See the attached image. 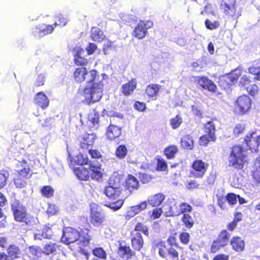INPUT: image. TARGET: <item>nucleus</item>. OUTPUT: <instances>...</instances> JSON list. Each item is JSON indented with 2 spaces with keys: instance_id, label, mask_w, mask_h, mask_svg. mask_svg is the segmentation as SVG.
<instances>
[{
  "instance_id": "44",
  "label": "nucleus",
  "mask_w": 260,
  "mask_h": 260,
  "mask_svg": "<svg viewBox=\"0 0 260 260\" xmlns=\"http://www.w3.org/2000/svg\"><path fill=\"white\" fill-rule=\"evenodd\" d=\"M182 221L187 228H191L193 225V219L188 214H184Z\"/></svg>"
},
{
  "instance_id": "12",
  "label": "nucleus",
  "mask_w": 260,
  "mask_h": 260,
  "mask_svg": "<svg viewBox=\"0 0 260 260\" xmlns=\"http://www.w3.org/2000/svg\"><path fill=\"white\" fill-rule=\"evenodd\" d=\"M54 26L53 25H46L44 24L38 25L32 29V34L37 38H41L45 35L51 33Z\"/></svg>"
},
{
  "instance_id": "28",
  "label": "nucleus",
  "mask_w": 260,
  "mask_h": 260,
  "mask_svg": "<svg viewBox=\"0 0 260 260\" xmlns=\"http://www.w3.org/2000/svg\"><path fill=\"white\" fill-rule=\"evenodd\" d=\"M87 70L86 68L83 67L77 68L74 73L75 81L79 83L84 82Z\"/></svg>"
},
{
  "instance_id": "62",
  "label": "nucleus",
  "mask_w": 260,
  "mask_h": 260,
  "mask_svg": "<svg viewBox=\"0 0 260 260\" xmlns=\"http://www.w3.org/2000/svg\"><path fill=\"white\" fill-rule=\"evenodd\" d=\"M157 167L159 170L162 171H165L166 169L167 165L166 161L164 160L158 159L157 163Z\"/></svg>"
},
{
  "instance_id": "5",
  "label": "nucleus",
  "mask_w": 260,
  "mask_h": 260,
  "mask_svg": "<svg viewBox=\"0 0 260 260\" xmlns=\"http://www.w3.org/2000/svg\"><path fill=\"white\" fill-rule=\"evenodd\" d=\"M208 163L200 159L194 161L191 166L190 174L195 178H202L207 170Z\"/></svg>"
},
{
  "instance_id": "42",
  "label": "nucleus",
  "mask_w": 260,
  "mask_h": 260,
  "mask_svg": "<svg viewBox=\"0 0 260 260\" xmlns=\"http://www.w3.org/2000/svg\"><path fill=\"white\" fill-rule=\"evenodd\" d=\"M56 248V246L55 244L51 242H50L45 245V246L43 247V251L44 253H45L47 255H48L55 251Z\"/></svg>"
},
{
  "instance_id": "3",
  "label": "nucleus",
  "mask_w": 260,
  "mask_h": 260,
  "mask_svg": "<svg viewBox=\"0 0 260 260\" xmlns=\"http://www.w3.org/2000/svg\"><path fill=\"white\" fill-rule=\"evenodd\" d=\"M246 161V155L240 146L233 147L229 157V166L236 169H241Z\"/></svg>"
},
{
  "instance_id": "23",
  "label": "nucleus",
  "mask_w": 260,
  "mask_h": 260,
  "mask_svg": "<svg viewBox=\"0 0 260 260\" xmlns=\"http://www.w3.org/2000/svg\"><path fill=\"white\" fill-rule=\"evenodd\" d=\"M147 203L146 201L142 202L140 205L132 206L127 212V216L133 217L147 208Z\"/></svg>"
},
{
  "instance_id": "14",
  "label": "nucleus",
  "mask_w": 260,
  "mask_h": 260,
  "mask_svg": "<svg viewBox=\"0 0 260 260\" xmlns=\"http://www.w3.org/2000/svg\"><path fill=\"white\" fill-rule=\"evenodd\" d=\"M104 192L106 196L114 199H116L120 195H121L122 198L124 197V196L122 195L123 193L122 189H118L117 187L110 185L105 188Z\"/></svg>"
},
{
  "instance_id": "30",
  "label": "nucleus",
  "mask_w": 260,
  "mask_h": 260,
  "mask_svg": "<svg viewBox=\"0 0 260 260\" xmlns=\"http://www.w3.org/2000/svg\"><path fill=\"white\" fill-rule=\"evenodd\" d=\"M118 253L119 255L123 258H129L133 254L129 247L123 246L121 244L120 245Z\"/></svg>"
},
{
  "instance_id": "4",
  "label": "nucleus",
  "mask_w": 260,
  "mask_h": 260,
  "mask_svg": "<svg viewBox=\"0 0 260 260\" xmlns=\"http://www.w3.org/2000/svg\"><path fill=\"white\" fill-rule=\"evenodd\" d=\"M91 223L95 226H99L104 221L105 217L102 212L100 207L96 204L92 203L90 205Z\"/></svg>"
},
{
  "instance_id": "19",
  "label": "nucleus",
  "mask_w": 260,
  "mask_h": 260,
  "mask_svg": "<svg viewBox=\"0 0 260 260\" xmlns=\"http://www.w3.org/2000/svg\"><path fill=\"white\" fill-rule=\"evenodd\" d=\"M121 134V129L119 127L114 125H110L108 127L107 136L110 140H114L119 137Z\"/></svg>"
},
{
  "instance_id": "55",
  "label": "nucleus",
  "mask_w": 260,
  "mask_h": 260,
  "mask_svg": "<svg viewBox=\"0 0 260 260\" xmlns=\"http://www.w3.org/2000/svg\"><path fill=\"white\" fill-rule=\"evenodd\" d=\"M135 230L136 231V233L138 231H140V232H142L146 235H148V231L147 228L146 226L144 225L143 224H142L140 223H138L136 225Z\"/></svg>"
},
{
  "instance_id": "8",
  "label": "nucleus",
  "mask_w": 260,
  "mask_h": 260,
  "mask_svg": "<svg viewBox=\"0 0 260 260\" xmlns=\"http://www.w3.org/2000/svg\"><path fill=\"white\" fill-rule=\"evenodd\" d=\"M15 219L17 221L23 222L26 220V210L25 208L18 201H13L11 205Z\"/></svg>"
},
{
  "instance_id": "34",
  "label": "nucleus",
  "mask_w": 260,
  "mask_h": 260,
  "mask_svg": "<svg viewBox=\"0 0 260 260\" xmlns=\"http://www.w3.org/2000/svg\"><path fill=\"white\" fill-rule=\"evenodd\" d=\"M23 169L19 171V174L20 176L23 177H29L31 175L30 170L28 165H27V162L25 160H22V161Z\"/></svg>"
},
{
  "instance_id": "41",
  "label": "nucleus",
  "mask_w": 260,
  "mask_h": 260,
  "mask_svg": "<svg viewBox=\"0 0 260 260\" xmlns=\"http://www.w3.org/2000/svg\"><path fill=\"white\" fill-rule=\"evenodd\" d=\"M216 137L214 138L211 139L210 138V135L205 133V135L200 137L199 143L201 145L207 146L209 142L212 141L214 142L216 140Z\"/></svg>"
},
{
  "instance_id": "16",
  "label": "nucleus",
  "mask_w": 260,
  "mask_h": 260,
  "mask_svg": "<svg viewBox=\"0 0 260 260\" xmlns=\"http://www.w3.org/2000/svg\"><path fill=\"white\" fill-rule=\"evenodd\" d=\"M125 187L128 190V193H131L133 190L137 189L139 187L138 179L133 175H128L125 180Z\"/></svg>"
},
{
  "instance_id": "7",
  "label": "nucleus",
  "mask_w": 260,
  "mask_h": 260,
  "mask_svg": "<svg viewBox=\"0 0 260 260\" xmlns=\"http://www.w3.org/2000/svg\"><path fill=\"white\" fill-rule=\"evenodd\" d=\"M152 25V22L150 21H140L133 32V36L139 39H143L146 35L147 29L151 28Z\"/></svg>"
},
{
  "instance_id": "63",
  "label": "nucleus",
  "mask_w": 260,
  "mask_h": 260,
  "mask_svg": "<svg viewBox=\"0 0 260 260\" xmlns=\"http://www.w3.org/2000/svg\"><path fill=\"white\" fill-rule=\"evenodd\" d=\"M169 254L172 257L173 260H178V253L173 248H170L168 250Z\"/></svg>"
},
{
  "instance_id": "22",
  "label": "nucleus",
  "mask_w": 260,
  "mask_h": 260,
  "mask_svg": "<svg viewBox=\"0 0 260 260\" xmlns=\"http://www.w3.org/2000/svg\"><path fill=\"white\" fill-rule=\"evenodd\" d=\"M231 245L233 249L237 252L243 251L245 246L243 240L239 237H233L231 240Z\"/></svg>"
},
{
  "instance_id": "57",
  "label": "nucleus",
  "mask_w": 260,
  "mask_h": 260,
  "mask_svg": "<svg viewBox=\"0 0 260 260\" xmlns=\"http://www.w3.org/2000/svg\"><path fill=\"white\" fill-rule=\"evenodd\" d=\"M241 75V70L237 68L235 69L230 75L232 82L236 81L238 77Z\"/></svg>"
},
{
  "instance_id": "49",
  "label": "nucleus",
  "mask_w": 260,
  "mask_h": 260,
  "mask_svg": "<svg viewBox=\"0 0 260 260\" xmlns=\"http://www.w3.org/2000/svg\"><path fill=\"white\" fill-rule=\"evenodd\" d=\"M180 210L181 213L187 214L192 211V207L186 203L180 202Z\"/></svg>"
},
{
  "instance_id": "53",
  "label": "nucleus",
  "mask_w": 260,
  "mask_h": 260,
  "mask_svg": "<svg viewBox=\"0 0 260 260\" xmlns=\"http://www.w3.org/2000/svg\"><path fill=\"white\" fill-rule=\"evenodd\" d=\"M245 128V125L243 123H239L236 125L234 129V134L238 136L239 134L243 133Z\"/></svg>"
},
{
  "instance_id": "18",
  "label": "nucleus",
  "mask_w": 260,
  "mask_h": 260,
  "mask_svg": "<svg viewBox=\"0 0 260 260\" xmlns=\"http://www.w3.org/2000/svg\"><path fill=\"white\" fill-rule=\"evenodd\" d=\"M75 52L74 60L77 65L84 66L87 62V59L81 56L84 51L80 47H76L73 51Z\"/></svg>"
},
{
  "instance_id": "1",
  "label": "nucleus",
  "mask_w": 260,
  "mask_h": 260,
  "mask_svg": "<svg viewBox=\"0 0 260 260\" xmlns=\"http://www.w3.org/2000/svg\"><path fill=\"white\" fill-rule=\"evenodd\" d=\"M107 78L105 74L99 76L95 70H87L84 81L87 84L81 92L83 101L88 105L99 101L103 95L104 81Z\"/></svg>"
},
{
  "instance_id": "11",
  "label": "nucleus",
  "mask_w": 260,
  "mask_h": 260,
  "mask_svg": "<svg viewBox=\"0 0 260 260\" xmlns=\"http://www.w3.org/2000/svg\"><path fill=\"white\" fill-rule=\"evenodd\" d=\"M193 81L198 83L203 88L208 89L210 91L214 92L216 86L211 80L207 77L196 76L192 77Z\"/></svg>"
},
{
  "instance_id": "37",
  "label": "nucleus",
  "mask_w": 260,
  "mask_h": 260,
  "mask_svg": "<svg viewBox=\"0 0 260 260\" xmlns=\"http://www.w3.org/2000/svg\"><path fill=\"white\" fill-rule=\"evenodd\" d=\"M20 251L18 247L15 245L9 246L7 249V253L11 258H16L20 254Z\"/></svg>"
},
{
  "instance_id": "43",
  "label": "nucleus",
  "mask_w": 260,
  "mask_h": 260,
  "mask_svg": "<svg viewBox=\"0 0 260 260\" xmlns=\"http://www.w3.org/2000/svg\"><path fill=\"white\" fill-rule=\"evenodd\" d=\"M205 24L207 29L210 30H214L219 27V22L218 21H212L211 20L207 19L205 20Z\"/></svg>"
},
{
  "instance_id": "35",
  "label": "nucleus",
  "mask_w": 260,
  "mask_h": 260,
  "mask_svg": "<svg viewBox=\"0 0 260 260\" xmlns=\"http://www.w3.org/2000/svg\"><path fill=\"white\" fill-rule=\"evenodd\" d=\"M181 146L187 149H192L193 148V142L191 137L188 135L184 136L181 140Z\"/></svg>"
},
{
  "instance_id": "26",
  "label": "nucleus",
  "mask_w": 260,
  "mask_h": 260,
  "mask_svg": "<svg viewBox=\"0 0 260 260\" xmlns=\"http://www.w3.org/2000/svg\"><path fill=\"white\" fill-rule=\"evenodd\" d=\"M74 173L80 180H87L89 178L88 168L77 167L74 169Z\"/></svg>"
},
{
  "instance_id": "48",
  "label": "nucleus",
  "mask_w": 260,
  "mask_h": 260,
  "mask_svg": "<svg viewBox=\"0 0 260 260\" xmlns=\"http://www.w3.org/2000/svg\"><path fill=\"white\" fill-rule=\"evenodd\" d=\"M75 161L79 165H86L88 162V158L86 155L80 154L77 156Z\"/></svg>"
},
{
  "instance_id": "36",
  "label": "nucleus",
  "mask_w": 260,
  "mask_h": 260,
  "mask_svg": "<svg viewBox=\"0 0 260 260\" xmlns=\"http://www.w3.org/2000/svg\"><path fill=\"white\" fill-rule=\"evenodd\" d=\"M127 153V149L125 145H120L116 149L115 151L116 156L120 159H122L125 157Z\"/></svg>"
},
{
  "instance_id": "10",
  "label": "nucleus",
  "mask_w": 260,
  "mask_h": 260,
  "mask_svg": "<svg viewBox=\"0 0 260 260\" xmlns=\"http://www.w3.org/2000/svg\"><path fill=\"white\" fill-rule=\"evenodd\" d=\"M244 141L251 150H256L260 144V133L257 131L249 132Z\"/></svg>"
},
{
  "instance_id": "47",
  "label": "nucleus",
  "mask_w": 260,
  "mask_h": 260,
  "mask_svg": "<svg viewBox=\"0 0 260 260\" xmlns=\"http://www.w3.org/2000/svg\"><path fill=\"white\" fill-rule=\"evenodd\" d=\"M123 204V201L122 200V198H121V199L118 200V201H117V202L115 203H110L109 204L106 205V206L110 208V209H113L114 211H116L121 207Z\"/></svg>"
},
{
  "instance_id": "52",
  "label": "nucleus",
  "mask_w": 260,
  "mask_h": 260,
  "mask_svg": "<svg viewBox=\"0 0 260 260\" xmlns=\"http://www.w3.org/2000/svg\"><path fill=\"white\" fill-rule=\"evenodd\" d=\"M245 88L246 89L247 92L251 95H255L258 91V87L254 84H249L248 85L245 86Z\"/></svg>"
},
{
  "instance_id": "64",
  "label": "nucleus",
  "mask_w": 260,
  "mask_h": 260,
  "mask_svg": "<svg viewBox=\"0 0 260 260\" xmlns=\"http://www.w3.org/2000/svg\"><path fill=\"white\" fill-rule=\"evenodd\" d=\"M250 83V81L249 80V78L245 75H243L240 81V84L244 87L248 85Z\"/></svg>"
},
{
  "instance_id": "9",
  "label": "nucleus",
  "mask_w": 260,
  "mask_h": 260,
  "mask_svg": "<svg viewBox=\"0 0 260 260\" xmlns=\"http://www.w3.org/2000/svg\"><path fill=\"white\" fill-rule=\"evenodd\" d=\"M180 202L174 199H170L169 204L164 207V211L166 216H178L181 214Z\"/></svg>"
},
{
  "instance_id": "20",
  "label": "nucleus",
  "mask_w": 260,
  "mask_h": 260,
  "mask_svg": "<svg viewBox=\"0 0 260 260\" xmlns=\"http://www.w3.org/2000/svg\"><path fill=\"white\" fill-rule=\"evenodd\" d=\"M35 102L42 109H45L48 106L49 100L44 93L40 92L36 95Z\"/></svg>"
},
{
  "instance_id": "31",
  "label": "nucleus",
  "mask_w": 260,
  "mask_h": 260,
  "mask_svg": "<svg viewBox=\"0 0 260 260\" xmlns=\"http://www.w3.org/2000/svg\"><path fill=\"white\" fill-rule=\"evenodd\" d=\"M205 133L210 135V138L211 139L214 138L215 136V124L213 120L209 121L207 122L205 124Z\"/></svg>"
},
{
  "instance_id": "6",
  "label": "nucleus",
  "mask_w": 260,
  "mask_h": 260,
  "mask_svg": "<svg viewBox=\"0 0 260 260\" xmlns=\"http://www.w3.org/2000/svg\"><path fill=\"white\" fill-rule=\"evenodd\" d=\"M251 106V100L246 95L239 96L236 102L235 110L240 114L246 113Z\"/></svg>"
},
{
  "instance_id": "46",
  "label": "nucleus",
  "mask_w": 260,
  "mask_h": 260,
  "mask_svg": "<svg viewBox=\"0 0 260 260\" xmlns=\"http://www.w3.org/2000/svg\"><path fill=\"white\" fill-rule=\"evenodd\" d=\"M41 193L44 197L50 198L53 195L54 190L50 186H45L41 189Z\"/></svg>"
},
{
  "instance_id": "54",
  "label": "nucleus",
  "mask_w": 260,
  "mask_h": 260,
  "mask_svg": "<svg viewBox=\"0 0 260 260\" xmlns=\"http://www.w3.org/2000/svg\"><path fill=\"white\" fill-rule=\"evenodd\" d=\"M179 239L182 243L186 245L189 241V234L186 232L182 233L179 236Z\"/></svg>"
},
{
  "instance_id": "51",
  "label": "nucleus",
  "mask_w": 260,
  "mask_h": 260,
  "mask_svg": "<svg viewBox=\"0 0 260 260\" xmlns=\"http://www.w3.org/2000/svg\"><path fill=\"white\" fill-rule=\"evenodd\" d=\"M224 246L222 245L221 243L218 240H216L213 241L211 246V252L212 253L216 252L220 248L223 247Z\"/></svg>"
},
{
  "instance_id": "17",
  "label": "nucleus",
  "mask_w": 260,
  "mask_h": 260,
  "mask_svg": "<svg viewBox=\"0 0 260 260\" xmlns=\"http://www.w3.org/2000/svg\"><path fill=\"white\" fill-rule=\"evenodd\" d=\"M90 38L93 41L101 42L106 38V36L100 28L93 27L90 31Z\"/></svg>"
},
{
  "instance_id": "27",
  "label": "nucleus",
  "mask_w": 260,
  "mask_h": 260,
  "mask_svg": "<svg viewBox=\"0 0 260 260\" xmlns=\"http://www.w3.org/2000/svg\"><path fill=\"white\" fill-rule=\"evenodd\" d=\"M165 199V196L162 193H157L150 196L148 199V203L153 207L159 206Z\"/></svg>"
},
{
  "instance_id": "21",
  "label": "nucleus",
  "mask_w": 260,
  "mask_h": 260,
  "mask_svg": "<svg viewBox=\"0 0 260 260\" xmlns=\"http://www.w3.org/2000/svg\"><path fill=\"white\" fill-rule=\"evenodd\" d=\"M95 140L94 135L93 134H85L80 138V146L82 148L86 149L89 146L93 144Z\"/></svg>"
},
{
  "instance_id": "25",
  "label": "nucleus",
  "mask_w": 260,
  "mask_h": 260,
  "mask_svg": "<svg viewBox=\"0 0 260 260\" xmlns=\"http://www.w3.org/2000/svg\"><path fill=\"white\" fill-rule=\"evenodd\" d=\"M143 244V241L141 234L137 232L134 234L132 239V245L133 248L136 250H140Z\"/></svg>"
},
{
  "instance_id": "50",
  "label": "nucleus",
  "mask_w": 260,
  "mask_h": 260,
  "mask_svg": "<svg viewBox=\"0 0 260 260\" xmlns=\"http://www.w3.org/2000/svg\"><path fill=\"white\" fill-rule=\"evenodd\" d=\"M59 23H57L56 22L53 24L54 27H56L57 25H60L61 26H65L68 22L69 21V19L68 17H66L62 14H59L58 16Z\"/></svg>"
},
{
  "instance_id": "2",
  "label": "nucleus",
  "mask_w": 260,
  "mask_h": 260,
  "mask_svg": "<svg viewBox=\"0 0 260 260\" xmlns=\"http://www.w3.org/2000/svg\"><path fill=\"white\" fill-rule=\"evenodd\" d=\"M90 237L87 233L80 236L77 230L70 227L66 228L63 231L61 241L66 244L76 242L78 245V248H81L88 245Z\"/></svg>"
},
{
  "instance_id": "24",
  "label": "nucleus",
  "mask_w": 260,
  "mask_h": 260,
  "mask_svg": "<svg viewBox=\"0 0 260 260\" xmlns=\"http://www.w3.org/2000/svg\"><path fill=\"white\" fill-rule=\"evenodd\" d=\"M160 88L161 86L159 85L152 84L146 87L145 93L148 96L155 100Z\"/></svg>"
},
{
  "instance_id": "61",
  "label": "nucleus",
  "mask_w": 260,
  "mask_h": 260,
  "mask_svg": "<svg viewBox=\"0 0 260 260\" xmlns=\"http://www.w3.org/2000/svg\"><path fill=\"white\" fill-rule=\"evenodd\" d=\"M162 212V209L160 208H156L152 211L151 217L153 219H156L160 217Z\"/></svg>"
},
{
  "instance_id": "40",
  "label": "nucleus",
  "mask_w": 260,
  "mask_h": 260,
  "mask_svg": "<svg viewBox=\"0 0 260 260\" xmlns=\"http://www.w3.org/2000/svg\"><path fill=\"white\" fill-rule=\"evenodd\" d=\"M178 151L177 147L176 146H170L166 148L165 154L168 158H173Z\"/></svg>"
},
{
  "instance_id": "33",
  "label": "nucleus",
  "mask_w": 260,
  "mask_h": 260,
  "mask_svg": "<svg viewBox=\"0 0 260 260\" xmlns=\"http://www.w3.org/2000/svg\"><path fill=\"white\" fill-rule=\"evenodd\" d=\"M254 170L253 173V178L255 183L260 184V157L257 158L254 164Z\"/></svg>"
},
{
  "instance_id": "38",
  "label": "nucleus",
  "mask_w": 260,
  "mask_h": 260,
  "mask_svg": "<svg viewBox=\"0 0 260 260\" xmlns=\"http://www.w3.org/2000/svg\"><path fill=\"white\" fill-rule=\"evenodd\" d=\"M230 237V234L226 230H223L221 232L217 240H218L222 245L225 246L229 243Z\"/></svg>"
},
{
  "instance_id": "59",
  "label": "nucleus",
  "mask_w": 260,
  "mask_h": 260,
  "mask_svg": "<svg viewBox=\"0 0 260 260\" xmlns=\"http://www.w3.org/2000/svg\"><path fill=\"white\" fill-rule=\"evenodd\" d=\"M52 236V232L50 229L46 226L44 228L42 232V236L44 238L50 239Z\"/></svg>"
},
{
  "instance_id": "56",
  "label": "nucleus",
  "mask_w": 260,
  "mask_h": 260,
  "mask_svg": "<svg viewBox=\"0 0 260 260\" xmlns=\"http://www.w3.org/2000/svg\"><path fill=\"white\" fill-rule=\"evenodd\" d=\"M8 177V173L6 171H5L4 173H0V189L5 185L6 179Z\"/></svg>"
},
{
  "instance_id": "32",
  "label": "nucleus",
  "mask_w": 260,
  "mask_h": 260,
  "mask_svg": "<svg viewBox=\"0 0 260 260\" xmlns=\"http://www.w3.org/2000/svg\"><path fill=\"white\" fill-rule=\"evenodd\" d=\"M222 9H224V13L226 15L232 17L234 19H238L241 15L240 12H236L235 5H232Z\"/></svg>"
},
{
  "instance_id": "15",
  "label": "nucleus",
  "mask_w": 260,
  "mask_h": 260,
  "mask_svg": "<svg viewBox=\"0 0 260 260\" xmlns=\"http://www.w3.org/2000/svg\"><path fill=\"white\" fill-rule=\"evenodd\" d=\"M137 82L136 79L133 78L127 83L124 84L121 87V92L125 96L132 94L137 87Z\"/></svg>"
},
{
  "instance_id": "60",
  "label": "nucleus",
  "mask_w": 260,
  "mask_h": 260,
  "mask_svg": "<svg viewBox=\"0 0 260 260\" xmlns=\"http://www.w3.org/2000/svg\"><path fill=\"white\" fill-rule=\"evenodd\" d=\"M57 211V208L55 206V205L53 204H49L48 205L47 213L49 215H54Z\"/></svg>"
},
{
  "instance_id": "58",
  "label": "nucleus",
  "mask_w": 260,
  "mask_h": 260,
  "mask_svg": "<svg viewBox=\"0 0 260 260\" xmlns=\"http://www.w3.org/2000/svg\"><path fill=\"white\" fill-rule=\"evenodd\" d=\"M238 196L234 193H229L226 196V200L229 204L234 205L237 203Z\"/></svg>"
},
{
  "instance_id": "39",
  "label": "nucleus",
  "mask_w": 260,
  "mask_h": 260,
  "mask_svg": "<svg viewBox=\"0 0 260 260\" xmlns=\"http://www.w3.org/2000/svg\"><path fill=\"white\" fill-rule=\"evenodd\" d=\"M182 123V119L179 115L170 120V124L173 129L178 128Z\"/></svg>"
},
{
  "instance_id": "45",
  "label": "nucleus",
  "mask_w": 260,
  "mask_h": 260,
  "mask_svg": "<svg viewBox=\"0 0 260 260\" xmlns=\"http://www.w3.org/2000/svg\"><path fill=\"white\" fill-rule=\"evenodd\" d=\"M93 254L99 258L106 259L107 258L106 253L102 248L98 247L94 248L92 251Z\"/></svg>"
},
{
  "instance_id": "29",
  "label": "nucleus",
  "mask_w": 260,
  "mask_h": 260,
  "mask_svg": "<svg viewBox=\"0 0 260 260\" xmlns=\"http://www.w3.org/2000/svg\"><path fill=\"white\" fill-rule=\"evenodd\" d=\"M123 183V181L122 177L118 174H114L110 178L109 182V185L117 187L118 189H122L121 186Z\"/></svg>"
},
{
  "instance_id": "13",
  "label": "nucleus",
  "mask_w": 260,
  "mask_h": 260,
  "mask_svg": "<svg viewBox=\"0 0 260 260\" xmlns=\"http://www.w3.org/2000/svg\"><path fill=\"white\" fill-rule=\"evenodd\" d=\"M89 176L93 180L99 181L103 177V173L100 166L90 162L88 167Z\"/></svg>"
}]
</instances>
